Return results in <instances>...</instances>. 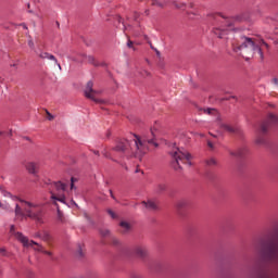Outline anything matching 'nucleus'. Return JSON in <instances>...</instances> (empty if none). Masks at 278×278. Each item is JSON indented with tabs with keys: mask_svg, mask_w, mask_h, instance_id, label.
<instances>
[{
	"mask_svg": "<svg viewBox=\"0 0 278 278\" xmlns=\"http://www.w3.org/2000/svg\"><path fill=\"white\" fill-rule=\"evenodd\" d=\"M75 182H77V178L72 177L71 178V190H77V187H75Z\"/></svg>",
	"mask_w": 278,
	"mask_h": 278,
	"instance_id": "a878e982",
	"label": "nucleus"
},
{
	"mask_svg": "<svg viewBox=\"0 0 278 278\" xmlns=\"http://www.w3.org/2000/svg\"><path fill=\"white\" fill-rule=\"evenodd\" d=\"M174 5H175L178 10H184V8H186V3L177 4V2H174Z\"/></svg>",
	"mask_w": 278,
	"mask_h": 278,
	"instance_id": "cd10ccee",
	"label": "nucleus"
},
{
	"mask_svg": "<svg viewBox=\"0 0 278 278\" xmlns=\"http://www.w3.org/2000/svg\"><path fill=\"white\" fill-rule=\"evenodd\" d=\"M46 114H47V116H48V121H53V115L52 114H50V112L49 111H46Z\"/></svg>",
	"mask_w": 278,
	"mask_h": 278,
	"instance_id": "c756f323",
	"label": "nucleus"
},
{
	"mask_svg": "<svg viewBox=\"0 0 278 278\" xmlns=\"http://www.w3.org/2000/svg\"><path fill=\"white\" fill-rule=\"evenodd\" d=\"M127 47H128V49H132L134 51H136V48L134 47V41H131V39H129V37H128V41H127Z\"/></svg>",
	"mask_w": 278,
	"mask_h": 278,
	"instance_id": "bb28decb",
	"label": "nucleus"
},
{
	"mask_svg": "<svg viewBox=\"0 0 278 278\" xmlns=\"http://www.w3.org/2000/svg\"><path fill=\"white\" fill-rule=\"evenodd\" d=\"M54 205L56 206L58 213H59V215H60V206L58 205V202H54Z\"/></svg>",
	"mask_w": 278,
	"mask_h": 278,
	"instance_id": "58836bf2",
	"label": "nucleus"
},
{
	"mask_svg": "<svg viewBox=\"0 0 278 278\" xmlns=\"http://www.w3.org/2000/svg\"><path fill=\"white\" fill-rule=\"evenodd\" d=\"M14 229H15V226L11 225L10 231H14Z\"/></svg>",
	"mask_w": 278,
	"mask_h": 278,
	"instance_id": "79ce46f5",
	"label": "nucleus"
},
{
	"mask_svg": "<svg viewBox=\"0 0 278 278\" xmlns=\"http://www.w3.org/2000/svg\"><path fill=\"white\" fill-rule=\"evenodd\" d=\"M169 155L172 160H174L172 162L174 170H181V165L179 162H181V164H188L189 166H192V162L190 161L192 160V154H190L188 151H182L179 148H174V150L169 152Z\"/></svg>",
	"mask_w": 278,
	"mask_h": 278,
	"instance_id": "7ed1b4c3",
	"label": "nucleus"
},
{
	"mask_svg": "<svg viewBox=\"0 0 278 278\" xmlns=\"http://www.w3.org/2000/svg\"><path fill=\"white\" fill-rule=\"evenodd\" d=\"M53 187L56 190L58 194L51 192L52 201H59L60 203H66V195H64V192H66V188H68V184L59 180L56 182H53Z\"/></svg>",
	"mask_w": 278,
	"mask_h": 278,
	"instance_id": "423d86ee",
	"label": "nucleus"
},
{
	"mask_svg": "<svg viewBox=\"0 0 278 278\" xmlns=\"http://www.w3.org/2000/svg\"><path fill=\"white\" fill-rule=\"evenodd\" d=\"M21 203L28 218L37 220V223H42V216L45 215V211L42 210V206H40V204L27 202L25 200H21Z\"/></svg>",
	"mask_w": 278,
	"mask_h": 278,
	"instance_id": "39448f33",
	"label": "nucleus"
},
{
	"mask_svg": "<svg viewBox=\"0 0 278 278\" xmlns=\"http://www.w3.org/2000/svg\"><path fill=\"white\" fill-rule=\"evenodd\" d=\"M0 254L1 255L5 254V248H0Z\"/></svg>",
	"mask_w": 278,
	"mask_h": 278,
	"instance_id": "f704fd0d",
	"label": "nucleus"
},
{
	"mask_svg": "<svg viewBox=\"0 0 278 278\" xmlns=\"http://www.w3.org/2000/svg\"><path fill=\"white\" fill-rule=\"evenodd\" d=\"M277 124H278V116L270 113L267 116V121L265 123H263L261 126L262 134H266L268 131V127H270V125H277Z\"/></svg>",
	"mask_w": 278,
	"mask_h": 278,
	"instance_id": "6e6552de",
	"label": "nucleus"
},
{
	"mask_svg": "<svg viewBox=\"0 0 278 278\" xmlns=\"http://www.w3.org/2000/svg\"><path fill=\"white\" fill-rule=\"evenodd\" d=\"M0 207H1V210H4L5 212L12 211V207H10V204L8 202L3 203L0 201Z\"/></svg>",
	"mask_w": 278,
	"mask_h": 278,
	"instance_id": "aec40b11",
	"label": "nucleus"
},
{
	"mask_svg": "<svg viewBox=\"0 0 278 278\" xmlns=\"http://www.w3.org/2000/svg\"><path fill=\"white\" fill-rule=\"evenodd\" d=\"M188 206V201L186 200H179L177 203H176V207L178 210H182V207H187Z\"/></svg>",
	"mask_w": 278,
	"mask_h": 278,
	"instance_id": "f3484780",
	"label": "nucleus"
},
{
	"mask_svg": "<svg viewBox=\"0 0 278 278\" xmlns=\"http://www.w3.org/2000/svg\"><path fill=\"white\" fill-rule=\"evenodd\" d=\"M205 112H207V114H211L212 112H214V109H207Z\"/></svg>",
	"mask_w": 278,
	"mask_h": 278,
	"instance_id": "4c0bfd02",
	"label": "nucleus"
},
{
	"mask_svg": "<svg viewBox=\"0 0 278 278\" xmlns=\"http://www.w3.org/2000/svg\"><path fill=\"white\" fill-rule=\"evenodd\" d=\"M108 213L112 218H116V214L112 210H109Z\"/></svg>",
	"mask_w": 278,
	"mask_h": 278,
	"instance_id": "7c9ffc66",
	"label": "nucleus"
},
{
	"mask_svg": "<svg viewBox=\"0 0 278 278\" xmlns=\"http://www.w3.org/2000/svg\"><path fill=\"white\" fill-rule=\"evenodd\" d=\"M94 155H99V151H93Z\"/></svg>",
	"mask_w": 278,
	"mask_h": 278,
	"instance_id": "49530a36",
	"label": "nucleus"
},
{
	"mask_svg": "<svg viewBox=\"0 0 278 278\" xmlns=\"http://www.w3.org/2000/svg\"><path fill=\"white\" fill-rule=\"evenodd\" d=\"M23 27H24V29H27V26L25 24H23Z\"/></svg>",
	"mask_w": 278,
	"mask_h": 278,
	"instance_id": "09e8293b",
	"label": "nucleus"
},
{
	"mask_svg": "<svg viewBox=\"0 0 278 278\" xmlns=\"http://www.w3.org/2000/svg\"><path fill=\"white\" fill-rule=\"evenodd\" d=\"M40 239H42L45 242H49L51 240V235L48 231L41 232Z\"/></svg>",
	"mask_w": 278,
	"mask_h": 278,
	"instance_id": "6ab92c4d",
	"label": "nucleus"
},
{
	"mask_svg": "<svg viewBox=\"0 0 278 278\" xmlns=\"http://www.w3.org/2000/svg\"><path fill=\"white\" fill-rule=\"evenodd\" d=\"M15 238L21 242L23 243V247H33V244H35V247L37 248H34L35 251H38L39 253H43L45 251V248H42V245L38 244V242L31 240L29 242V239L23 235V232H16L15 233Z\"/></svg>",
	"mask_w": 278,
	"mask_h": 278,
	"instance_id": "0eeeda50",
	"label": "nucleus"
},
{
	"mask_svg": "<svg viewBox=\"0 0 278 278\" xmlns=\"http://www.w3.org/2000/svg\"><path fill=\"white\" fill-rule=\"evenodd\" d=\"M94 86V84L92 83V80H89L87 83L86 89H85V97L87 99H91V101H98L97 99H94V96L97 94V91H94V89H92Z\"/></svg>",
	"mask_w": 278,
	"mask_h": 278,
	"instance_id": "1a4fd4ad",
	"label": "nucleus"
},
{
	"mask_svg": "<svg viewBox=\"0 0 278 278\" xmlns=\"http://www.w3.org/2000/svg\"><path fill=\"white\" fill-rule=\"evenodd\" d=\"M129 147V141L124 140L116 144V147L113 149V151H117L121 153H127V148Z\"/></svg>",
	"mask_w": 278,
	"mask_h": 278,
	"instance_id": "9b49d317",
	"label": "nucleus"
},
{
	"mask_svg": "<svg viewBox=\"0 0 278 278\" xmlns=\"http://www.w3.org/2000/svg\"><path fill=\"white\" fill-rule=\"evenodd\" d=\"M28 47H30V49H34V40H28Z\"/></svg>",
	"mask_w": 278,
	"mask_h": 278,
	"instance_id": "2f4dec72",
	"label": "nucleus"
},
{
	"mask_svg": "<svg viewBox=\"0 0 278 278\" xmlns=\"http://www.w3.org/2000/svg\"><path fill=\"white\" fill-rule=\"evenodd\" d=\"M119 227L125 229V231H129V229H130L129 223H127V222H121Z\"/></svg>",
	"mask_w": 278,
	"mask_h": 278,
	"instance_id": "393cba45",
	"label": "nucleus"
},
{
	"mask_svg": "<svg viewBox=\"0 0 278 278\" xmlns=\"http://www.w3.org/2000/svg\"><path fill=\"white\" fill-rule=\"evenodd\" d=\"M262 45H263L264 47H266V49H268V43H266L265 41H262Z\"/></svg>",
	"mask_w": 278,
	"mask_h": 278,
	"instance_id": "ea45409f",
	"label": "nucleus"
},
{
	"mask_svg": "<svg viewBox=\"0 0 278 278\" xmlns=\"http://www.w3.org/2000/svg\"><path fill=\"white\" fill-rule=\"evenodd\" d=\"M241 45L239 47H233V51L242 55L247 62L252 60L255 56V53H258L260 60L263 62L264 52L262 51V46L257 45L253 38L242 36Z\"/></svg>",
	"mask_w": 278,
	"mask_h": 278,
	"instance_id": "f03ea898",
	"label": "nucleus"
},
{
	"mask_svg": "<svg viewBox=\"0 0 278 278\" xmlns=\"http://www.w3.org/2000/svg\"><path fill=\"white\" fill-rule=\"evenodd\" d=\"M205 163L207 166H216L218 164V162L214 157L206 160Z\"/></svg>",
	"mask_w": 278,
	"mask_h": 278,
	"instance_id": "5701e85b",
	"label": "nucleus"
},
{
	"mask_svg": "<svg viewBox=\"0 0 278 278\" xmlns=\"http://www.w3.org/2000/svg\"><path fill=\"white\" fill-rule=\"evenodd\" d=\"M152 136H155V131L151 130Z\"/></svg>",
	"mask_w": 278,
	"mask_h": 278,
	"instance_id": "de8ad7c7",
	"label": "nucleus"
},
{
	"mask_svg": "<svg viewBox=\"0 0 278 278\" xmlns=\"http://www.w3.org/2000/svg\"><path fill=\"white\" fill-rule=\"evenodd\" d=\"M142 205H144L147 210H157V204L153 201L142 202Z\"/></svg>",
	"mask_w": 278,
	"mask_h": 278,
	"instance_id": "4468645a",
	"label": "nucleus"
},
{
	"mask_svg": "<svg viewBox=\"0 0 278 278\" xmlns=\"http://www.w3.org/2000/svg\"><path fill=\"white\" fill-rule=\"evenodd\" d=\"M273 84H275L276 86H278V79H277V78H273Z\"/></svg>",
	"mask_w": 278,
	"mask_h": 278,
	"instance_id": "e433bc0d",
	"label": "nucleus"
},
{
	"mask_svg": "<svg viewBox=\"0 0 278 278\" xmlns=\"http://www.w3.org/2000/svg\"><path fill=\"white\" fill-rule=\"evenodd\" d=\"M79 255H80V257H83V256H84V254L81 253V251L79 252Z\"/></svg>",
	"mask_w": 278,
	"mask_h": 278,
	"instance_id": "8fccbe9b",
	"label": "nucleus"
},
{
	"mask_svg": "<svg viewBox=\"0 0 278 278\" xmlns=\"http://www.w3.org/2000/svg\"><path fill=\"white\" fill-rule=\"evenodd\" d=\"M15 216H23V208L18 204L15 205Z\"/></svg>",
	"mask_w": 278,
	"mask_h": 278,
	"instance_id": "b1692460",
	"label": "nucleus"
},
{
	"mask_svg": "<svg viewBox=\"0 0 278 278\" xmlns=\"http://www.w3.org/2000/svg\"><path fill=\"white\" fill-rule=\"evenodd\" d=\"M265 23H267V25H277L278 15H276L275 17H266Z\"/></svg>",
	"mask_w": 278,
	"mask_h": 278,
	"instance_id": "2eb2a0df",
	"label": "nucleus"
},
{
	"mask_svg": "<svg viewBox=\"0 0 278 278\" xmlns=\"http://www.w3.org/2000/svg\"><path fill=\"white\" fill-rule=\"evenodd\" d=\"M159 189H160V190H166V185H160V186H159Z\"/></svg>",
	"mask_w": 278,
	"mask_h": 278,
	"instance_id": "473e14b6",
	"label": "nucleus"
},
{
	"mask_svg": "<svg viewBox=\"0 0 278 278\" xmlns=\"http://www.w3.org/2000/svg\"><path fill=\"white\" fill-rule=\"evenodd\" d=\"M144 14H146V16H149L150 11H149V10H146V11H144Z\"/></svg>",
	"mask_w": 278,
	"mask_h": 278,
	"instance_id": "a19ab883",
	"label": "nucleus"
},
{
	"mask_svg": "<svg viewBox=\"0 0 278 278\" xmlns=\"http://www.w3.org/2000/svg\"><path fill=\"white\" fill-rule=\"evenodd\" d=\"M26 169L30 175H36L38 173V166L35 163H27Z\"/></svg>",
	"mask_w": 278,
	"mask_h": 278,
	"instance_id": "f8f14e48",
	"label": "nucleus"
},
{
	"mask_svg": "<svg viewBox=\"0 0 278 278\" xmlns=\"http://www.w3.org/2000/svg\"><path fill=\"white\" fill-rule=\"evenodd\" d=\"M152 5L155 8H166L168 5V2L166 0H152Z\"/></svg>",
	"mask_w": 278,
	"mask_h": 278,
	"instance_id": "ddd939ff",
	"label": "nucleus"
},
{
	"mask_svg": "<svg viewBox=\"0 0 278 278\" xmlns=\"http://www.w3.org/2000/svg\"><path fill=\"white\" fill-rule=\"evenodd\" d=\"M39 58L41 60H51L52 62H54L56 64V66L60 68V71H62V65H60V63L58 62V59L55 58V55L49 53V52H41L39 54Z\"/></svg>",
	"mask_w": 278,
	"mask_h": 278,
	"instance_id": "9d476101",
	"label": "nucleus"
},
{
	"mask_svg": "<svg viewBox=\"0 0 278 278\" xmlns=\"http://www.w3.org/2000/svg\"><path fill=\"white\" fill-rule=\"evenodd\" d=\"M0 192L1 194H3V197H8L9 199H17L16 197H12V193H10L9 191H7L3 187H0Z\"/></svg>",
	"mask_w": 278,
	"mask_h": 278,
	"instance_id": "dca6fc26",
	"label": "nucleus"
},
{
	"mask_svg": "<svg viewBox=\"0 0 278 278\" xmlns=\"http://www.w3.org/2000/svg\"><path fill=\"white\" fill-rule=\"evenodd\" d=\"M223 129H225V131H228L229 134H233L236 131V128H233V126H229L227 124H224Z\"/></svg>",
	"mask_w": 278,
	"mask_h": 278,
	"instance_id": "412c9836",
	"label": "nucleus"
},
{
	"mask_svg": "<svg viewBox=\"0 0 278 278\" xmlns=\"http://www.w3.org/2000/svg\"><path fill=\"white\" fill-rule=\"evenodd\" d=\"M244 149H240L237 152H230V155H233L235 157H242L244 154Z\"/></svg>",
	"mask_w": 278,
	"mask_h": 278,
	"instance_id": "4be33fe9",
	"label": "nucleus"
},
{
	"mask_svg": "<svg viewBox=\"0 0 278 278\" xmlns=\"http://www.w3.org/2000/svg\"><path fill=\"white\" fill-rule=\"evenodd\" d=\"M111 197L114 198V195L112 194V190H110Z\"/></svg>",
	"mask_w": 278,
	"mask_h": 278,
	"instance_id": "3c124183",
	"label": "nucleus"
},
{
	"mask_svg": "<svg viewBox=\"0 0 278 278\" xmlns=\"http://www.w3.org/2000/svg\"><path fill=\"white\" fill-rule=\"evenodd\" d=\"M207 144H208L210 149H214V143H212V141H208Z\"/></svg>",
	"mask_w": 278,
	"mask_h": 278,
	"instance_id": "c9c22d12",
	"label": "nucleus"
},
{
	"mask_svg": "<svg viewBox=\"0 0 278 278\" xmlns=\"http://www.w3.org/2000/svg\"><path fill=\"white\" fill-rule=\"evenodd\" d=\"M40 236H42V233H37V235H36V238H40Z\"/></svg>",
	"mask_w": 278,
	"mask_h": 278,
	"instance_id": "c03bdc74",
	"label": "nucleus"
},
{
	"mask_svg": "<svg viewBox=\"0 0 278 278\" xmlns=\"http://www.w3.org/2000/svg\"><path fill=\"white\" fill-rule=\"evenodd\" d=\"M140 73H141L142 77H150L151 76V73H149V71H147V70H143Z\"/></svg>",
	"mask_w": 278,
	"mask_h": 278,
	"instance_id": "c85d7f7f",
	"label": "nucleus"
},
{
	"mask_svg": "<svg viewBox=\"0 0 278 278\" xmlns=\"http://www.w3.org/2000/svg\"><path fill=\"white\" fill-rule=\"evenodd\" d=\"M132 142L135 144V150L132 154L135 157H142V155L149 152V144H153V147L157 148L159 144L154 139H141L138 135H132Z\"/></svg>",
	"mask_w": 278,
	"mask_h": 278,
	"instance_id": "20e7f679",
	"label": "nucleus"
},
{
	"mask_svg": "<svg viewBox=\"0 0 278 278\" xmlns=\"http://www.w3.org/2000/svg\"><path fill=\"white\" fill-rule=\"evenodd\" d=\"M208 21H211L214 25L213 34L217 36V38H227L229 31H231L232 27L236 23H240V18L237 17H227L223 13H211L208 14Z\"/></svg>",
	"mask_w": 278,
	"mask_h": 278,
	"instance_id": "f257e3e1",
	"label": "nucleus"
},
{
	"mask_svg": "<svg viewBox=\"0 0 278 278\" xmlns=\"http://www.w3.org/2000/svg\"><path fill=\"white\" fill-rule=\"evenodd\" d=\"M136 253L139 257H144V255H147V249L144 248H137L136 249Z\"/></svg>",
	"mask_w": 278,
	"mask_h": 278,
	"instance_id": "a211bd4d",
	"label": "nucleus"
},
{
	"mask_svg": "<svg viewBox=\"0 0 278 278\" xmlns=\"http://www.w3.org/2000/svg\"><path fill=\"white\" fill-rule=\"evenodd\" d=\"M45 255H53V253H51V252H49V251H46V250H43V252H42Z\"/></svg>",
	"mask_w": 278,
	"mask_h": 278,
	"instance_id": "72a5a7b5",
	"label": "nucleus"
},
{
	"mask_svg": "<svg viewBox=\"0 0 278 278\" xmlns=\"http://www.w3.org/2000/svg\"><path fill=\"white\" fill-rule=\"evenodd\" d=\"M88 60H89V62H92L93 59H92V56H89Z\"/></svg>",
	"mask_w": 278,
	"mask_h": 278,
	"instance_id": "a18cd8bd",
	"label": "nucleus"
},
{
	"mask_svg": "<svg viewBox=\"0 0 278 278\" xmlns=\"http://www.w3.org/2000/svg\"><path fill=\"white\" fill-rule=\"evenodd\" d=\"M113 244H118V240L114 239Z\"/></svg>",
	"mask_w": 278,
	"mask_h": 278,
	"instance_id": "37998d69",
	"label": "nucleus"
}]
</instances>
